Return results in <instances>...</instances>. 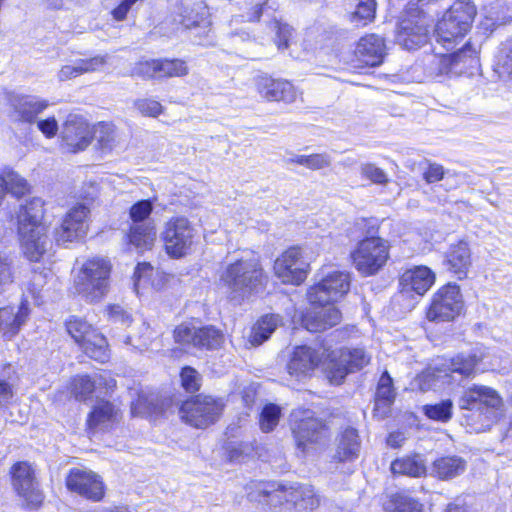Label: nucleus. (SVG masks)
I'll list each match as a JSON object with an SVG mask.
<instances>
[{"label": "nucleus", "mask_w": 512, "mask_h": 512, "mask_svg": "<svg viewBox=\"0 0 512 512\" xmlns=\"http://www.w3.org/2000/svg\"><path fill=\"white\" fill-rule=\"evenodd\" d=\"M220 281L228 298L240 303L262 291L267 277L259 260L251 257L229 263L221 273Z\"/></svg>", "instance_id": "nucleus-1"}, {"label": "nucleus", "mask_w": 512, "mask_h": 512, "mask_svg": "<svg viewBox=\"0 0 512 512\" xmlns=\"http://www.w3.org/2000/svg\"><path fill=\"white\" fill-rule=\"evenodd\" d=\"M43 206L41 198H32L21 205L17 215L21 247L30 261H39L46 251L47 236L41 222Z\"/></svg>", "instance_id": "nucleus-2"}, {"label": "nucleus", "mask_w": 512, "mask_h": 512, "mask_svg": "<svg viewBox=\"0 0 512 512\" xmlns=\"http://www.w3.org/2000/svg\"><path fill=\"white\" fill-rule=\"evenodd\" d=\"M476 15L471 0L454 1L435 26L436 41L446 48L456 44L470 31Z\"/></svg>", "instance_id": "nucleus-3"}, {"label": "nucleus", "mask_w": 512, "mask_h": 512, "mask_svg": "<svg viewBox=\"0 0 512 512\" xmlns=\"http://www.w3.org/2000/svg\"><path fill=\"white\" fill-rule=\"evenodd\" d=\"M111 264L105 258L88 259L74 280L78 295L89 303L98 302L108 292Z\"/></svg>", "instance_id": "nucleus-4"}, {"label": "nucleus", "mask_w": 512, "mask_h": 512, "mask_svg": "<svg viewBox=\"0 0 512 512\" xmlns=\"http://www.w3.org/2000/svg\"><path fill=\"white\" fill-rule=\"evenodd\" d=\"M111 264L105 258L88 259L74 280L78 295L89 303L98 302L108 292Z\"/></svg>", "instance_id": "nucleus-5"}, {"label": "nucleus", "mask_w": 512, "mask_h": 512, "mask_svg": "<svg viewBox=\"0 0 512 512\" xmlns=\"http://www.w3.org/2000/svg\"><path fill=\"white\" fill-rule=\"evenodd\" d=\"M462 410H476L484 415L486 422L483 427H490L503 414V400L499 393L488 386L473 384L466 388L458 399Z\"/></svg>", "instance_id": "nucleus-6"}, {"label": "nucleus", "mask_w": 512, "mask_h": 512, "mask_svg": "<svg viewBox=\"0 0 512 512\" xmlns=\"http://www.w3.org/2000/svg\"><path fill=\"white\" fill-rule=\"evenodd\" d=\"M197 231L184 216L171 217L164 223L160 237L165 252L173 259H180L192 251Z\"/></svg>", "instance_id": "nucleus-7"}, {"label": "nucleus", "mask_w": 512, "mask_h": 512, "mask_svg": "<svg viewBox=\"0 0 512 512\" xmlns=\"http://www.w3.org/2000/svg\"><path fill=\"white\" fill-rule=\"evenodd\" d=\"M370 360L363 348H342L327 354L323 371L331 384L339 385L349 373L362 369Z\"/></svg>", "instance_id": "nucleus-8"}, {"label": "nucleus", "mask_w": 512, "mask_h": 512, "mask_svg": "<svg viewBox=\"0 0 512 512\" xmlns=\"http://www.w3.org/2000/svg\"><path fill=\"white\" fill-rule=\"evenodd\" d=\"M356 270L363 276L376 274L389 259V245L380 237H367L351 252Z\"/></svg>", "instance_id": "nucleus-9"}, {"label": "nucleus", "mask_w": 512, "mask_h": 512, "mask_svg": "<svg viewBox=\"0 0 512 512\" xmlns=\"http://www.w3.org/2000/svg\"><path fill=\"white\" fill-rule=\"evenodd\" d=\"M224 403L211 396L197 395L182 403L179 414L183 421L195 428H206L221 416Z\"/></svg>", "instance_id": "nucleus-10"}, {"label": "nucleus", "mask_w": 512, "mask_h": 512, "mask_svg": "<svg viewBox=\"0 0 512 512\" xmlns=\"http://www.w3.org/2000/svg\"><path fill=\"white\" fill-rule=\"evenodd\" d=\"M292 432L297 449L303 454L324 446L329 438L325 422L314 417L309 411L304 412L302 418L295 420Z\"/></svg>", "instance_id": "nucleus-11"}, {"label": "nucleus", "mask_w": 512, "mask_h": 512, "mask_svg": "<svg viewBox=\"0 0 512 512\" xmlns=\"http://www.w3.org/2000/svg\"><path fill=\"white\" fill-rule=\"evenodd\" d=\"M463 307L460 287L449 283L433 294L426 314L427 319L433 322H450L461 314Z\"/></svg>", "instance_id": "nucleus-12"}, {"label": "nucleus", "mask_w": 512, "mask_h": 512, "mask_svg": "<svg viewBox=\"0 0 512 512\" xmlns=\"http://www.w3.org/2000/svg\"><path fill=\"white\" fill-rule=\"evenodd\" d=\"M478 51L466 43L461 49L447 55L434 56L429 64L430 74L439 76H459L478 64Z\"/></svg>", "instance_id": "nucleus-13"}, {"label": "nucleus", "mask_w": 512, "mask_h": 512, "mask_svg": "<svg viewBox=\"0 0 512 512\" xmlns=\"http://www.w3.org/2000/svg\"><path fill=\"white\" fill-rule=\"evenodd\" d=\"M350 281L348 272L339 270L323 272L319 282L309 288L308 300L311 304H331L349 291Z\"/></svg>", "instance_id": "nucleus-14"}, {"label": "nucleus", "mask_w": 512, "mask_h": 512, "mask_svg": "<svg viewBox=\"0 0 512 512\" xmlns=\"http://www.w3.org/2000/svg\"><path fill=\"white\" fill-rule=\"evenodd\" d=\"M429 19L417 10L402 17L396 34V41L406 50H416L428 42Z\"/></svg>", "instance_id": "nucleus-15"}, {"label": "nucleus", "mask_w": 512, "mask_h": 512, "mask_svg": "<svg viewBox=\"0 0 512 512\" xmlns=\"http://www.w3.org/2000/svg\"><path fill=\"white\" fill-rule=\"evenodd\" d=\"M328 350L315 349L307 345L296 346L287 363L288 375L296 381L311 377L320 364L327 359Z\"/></svg>", "instance_id": "nucleus-16"}, {"label": "nucleus", "mask_w": 512, "mask_h": 512, "mask_svg": "<svg viewBox=\"0 0 512 512\" xmlns=\"http://www.w3.org/2000/svg\"><path fill=\"white\" fill-rule=\"evenodd\" d=\"M174 339L180 344H189L198 349H218L223 341L224 335L213 326L196 328L183 323L174 329Z\"/></svg>", "instance_id": "nucleus-17"}, {"label": "nucleus", "mask_w": 512, "mask_h": 512, "mask_svg": "<svg viewBox=\"0 0 512 512\" xmlns=\"http://www.w3.org/2000/svg\"><path fill=\"white\" fill-rule=\"evenodd\" d=\"M309 264L304 260L299 247L287 249L274 263L275 275L284 284H301L307 277Z\"/></svg>", "instance_id": "nucleus-18"}, {"label": "nucleus", "mask_w": 512, "mask_h": 512, "mask_svg": "<svg viewBox=\"0 0 512 512\" xmlns=\"http://www.w3.org/2000/svg\"><path fill=\"white\" fill-rule=\"evenodd\" d=\"M12 485L26 505L38 507L43 501V494L35 478L34 469L28 462H17L11 468Z\"/></svg>", "instance_id": "nucleus-19"}, {"label": "nucleus", "mask_w": 512, "mask_h": 512, "mask_svg": "<svg viewBox=\"0 0 512 512\" xmlns=\"http://www.w3.org/2000/svg\"><path fill=\"white\" fill-rule=\"evenodd\" d=\"M61 147L70 153L85 150L91 143L92 131L80 115L69 114L60 132Z\"/></svg>", "instance_id": "nucleus-20"}, {"label": "nucleus", "mask_w": 512, "mask_h": 512, "mask_svg": "<svg viewBox=\"0 0 512 512\" xmlns=\"http://www.w3.org/2000/svg\"><path fill=\"white\" fill-rule=\"evenodd\" d=\"M89 213V208L84 204L72 207L54 231L56 242L64 245L84 237L88 230Z\"/></svg>", "instance_id": "nucleus-21"}, {"label": "nucleus", "mask_w": 512, "mask_h": 512, "mask_svg": "<svg viewBox=\"0 0 512 512\" xmlns=\"http://www.w3.org/2000/svg\"><path fill=\"white\" fill-rule=\"evenodd\" d=\"M270 502L278 501L291 503L298 511L310 512L320 504V498L311 486H284L279 485L278 489L268 493Z\"/></svg>", "instance_id": "nucleus-22"}, {"label": "nucleus", "mask_w": 512, "mask_h": 512, "mask_svg": "<svg viewBox=\"0 0 512 512\" xmlns=\"http://www.w3.org/2000/svg\"><path fill=\"white\" fill-rule=\"evenodd\" d=\"M69 490L92 501H100L104 497V484L97 474L82 469H72L66 478Z\"/></svg>", "instance_id": "nucleus-23"}, {"label": "nucleus", "mask_w": 512, "mask_h": 512, "mask_svg": "<svg viewBox=\"0 0 512 512\" xmlns=\"http://www.w3.org/2000/svg\"><path fill=\"white\" fill-rule=\"evenodd\" d=\"M341 320L340 311L331 304H312L302 318V324L310 332H321L336 326Z\"/></svg>", "instance_id": "nucleus-24"}, {"label": "nucleus", "mask_w": 512, "mask_h": 512, "mask_svg": "<svg viewBox=\"0 0 512 512\" xmlns=\"http://www.w3.org/2000/svg\"><path fill=\"white\" fill-rule=\"evenodd\" d=\"M255 85L261 97L268 101L292 103L297 97L294 86L286 80L273 79L264 75L256 78Z\"/></svg>", "instance_id": "nucleus-25"}, {"label": "nucleus", "mask_w": 512, "mask_h": 512, "mask_svg": "<svg viewBox=\"0 0 512 512\" xmlns=\"http://www.w3.org/2000/svg\"><path fill=\"white\" fill-rule=\"evenodd\" d=\"M29 315L30 309L27 300H23L17 307L0 308V334L2 337L7 340L15 337L27 322Z\"/></svg>", "instance_id": "nucleus-26"}, {"label": "nucleus", "mask_w": 512, "mask_h": 512, "mask_svg": "<svg viewBox=\"0 0 512 512\" xmlns=\"http://www.w3.org/2000/svg\"><path fill=\"white\" fill-rule=\"evenodd\" d=\"M174 21L184 30H201L197 35L204 34L210 26L207 7L200 0L195 1L192 5L182 3L180 12Z\"/></svg>", "instance_id": "nucleus-27"}, {"label": "nucleus", "mask_w": 512, "mask_h": 512, "mask_svg": "<svg viewBox=\"0 0 512 512\" xmlns=\"http://www.w3.org/2000/svg\"><path fill=\"white\" fill-rule=\"evenodd\" d=\"M355 54L362 63L378 66L386 56L385 39L377 34L365 35L358 41Z\"/></svg>", "instance_id": "nucleus-28"}, {"label": "nucleus", "mask_w": 512, "mask_h": 512, "mask_svg": "<svg viewBox=\"0 0 512 512\" xmlns=\"http://www.w3.org/2000/svg\"><path fill=\"white\" fill-rule=\"evenodd\" d=\"M435 281L434 273L426 266L406 270L399 279L401 293L415 292L424 295Z\"/></svg>", "instance_id": "nucleus-29"}, {"label": "nucleus", "mask_w": 512, "mask_h": 512, "mask_svg": "<svg viewBox=\"0 0 512 512\" xmlns=\"http://www.w3.org/2000/svg\"><path fill=\"white\" fill-rule=\"evenodd\" d=\"M444 265L458 279L467 277L468 271L472 265L471 250L466 241H459L450 245L445 255Z\"/></svg>", "instance_id": "nucleus-30"}, {"label": "nucleus", "mask_w": 512, "mask_h": 512, "mask_svg": "<svg viewBox=\"0 0 512 512\" xmlns=\"http://www.w3.org/2000/svg\"><path fill=\"white\" fill-rule=\"evenodd\" d=\"M281 323V317L275 314H268L262 316L250 329L246 340L244 341L245 348H252L261 345L265 342L271 334L275 331Z\"/></svg>", "instance_id": "nucleus-31"}, {"label": "nucleus", "mask_w": 512, "mask_h": 512, "mask_svg": "<svg viewBox=\"0 0 512 512\" xmlns=\"http://www.w3.org/2000/svg\"><path fill=\"white\" fill-rule=\"evenodd\" d=\"M394 400L395 392L393 389V380L387 372H384L377 385L374 415L379 418L387 417Z\"/></svg>", "instance_id": "nucleus-32"}, {"label": "nucleus", "mask_w": 512, "mask_h": 512, "mask_svg": "<svg viewBox=\"0 0 512 512\" xmlns=\"http://www.w3.org/2000/svg\"><path fill=\"white\" fill-rule=\"evenodd\" d=\"M48 101L35 96H23L14 103V115L17 120L32 123L48 107Z\"/></svg>", "instance_id": "nucleus-33"}, {"label": "nucleus", "mask_w": 512, "mask_h": 512, "mask_svg": "<svg viewBox=\"0 0 512 512\" xmlns=\"http://www.w3.org/2000/svg\"><path fill=\"white\" fill-rule=\"evenodd\" d=\"M118 410L109 401L99 400L94 405L88 417L90 429H104L116 421Z\"/></svg>", "instance_id": "nucleus-34"}, {"label": "nucleus", "mask_w": 512, "mask_h": 512, "mask_svg": "<svg viewBox=\"0 0 512 512\" xmlns=\"http://www.w3.org/2000/svg\"><path fill=\"white\" fill-rule=\"evenodd\" d=\"M393 474L406 475L410 477H421L426 474V463L422 455H405L395 459L391 463Z\"/></svg>", "instance_id": "nucleus-35"}, {"label": "nucleus", "mask_w": 512, "mask_h": 512, "mask_svg": "<svg viewBox=\"0 0 512 512\" xmlns=\"http://www.w3.org/2000/svg\"><path fill=\"white\" fill-rule=\"evenodd\" d=\"M466 469V462L459 456H446L435 460L432 464L431 474L441 480H448L462 474Z\"/></svg>", "instance_id": "nucleus-36"}, {"label": "nucleus", "mask_w": 512, "mask_h": 512, "mask_svg": "<svg viewBox=\"0 0 512 512\" xmlns=\"http://www.w3.org/2000/svg\"><path fill=\"white\" fill-rule=\"evenodd\" d=\"M156 230L154 223L131 224L128 240L139 251L149 250L154 245Z\"/></svg>", "instance_id": "nucleus-37"}, {"label": "nucleus", "mask_w": 512, "mask_h": 512, "mask_svg": "<svg viewBox=\"0 0 512 512\" xmlns=\"http://www.w3.org/2000/svg\"><path fill=\"white\" fill-rule=\"evenodd\" d=\"M360 441L356 429L346 428L339 439L335 458L339 461L352 460L358 457Z\"/></svg>", "instance_id": "nucleus-38"}, {"label": "nucleus", "mask_w": 512, "mask_h": 512, "mask_svg": "<svg viewBox=\"0 0 512 512\" xmlns=\"http://www.w3.org/2000/svg\"><path fill=\"white\" fill-rule=\"evenodd\" d=\"M105 63L106 59L102 56H96L90 59H81L73 65L63 66L58 73V79L60 81H65L83 73L96 71L99 67L105 65Z\"/></svg>", "instance_id": "nucleus-39"}, {"label": "nucleus", "mask_w": 512, "mask_h": 512, "mask_svg": "<svg viewBox=\"0 0 512 512\" xmlns=\"http://www.w3.org/2000/svg\"><path fill=\"white\" fill-rule=\"evenodd\" d=\"M80 347L87 356L96 361L103 363L109 358L107 340L96 330L92 334H88V338L80 344Z\"/></svg>", "instance_id": "nucleus-40"}, {"label": "nucleus", "mask_w": 512, "mask_h": 512, "mask_svg": "<svg viewBox=\"0 0 512 512\" xmlns=\"http://www.w3.org/2000/svg\"><path fill=\"white\" fill-rule=\"evenodd\" d=\"M28 191V184L25 179L13 171L3 172L0 175V199L6 192L16 197L24 195Z\"/></svg>", "instance_id": "nucleus-41"}, {"label": "nucleus", "mask_w": 512, "mask_h": 512, "mask_svg": "<svg viewBox=\"0 0 512 512\" xmlns=\"http://www.w3.org/2000/svg\"><path fill=\"white\" fill-rule=\"evenodd\" d=\"M376 6L375 0H359L355 10L349 16L351 23L356 26H365L372 22L376 14Z\"/></svg>", "instance_id": "nucleus-42"}, {"label": "nucleus", "mask_w": 512, "mask_h": 512, "mask_svg": "<svg viewBox=\"0 0 512 512\" xmlns=\"http://www.w3.org/2000/svg\"><path fill=\"white\" fill-rule=\"evenodd\" d=\"M478 362L479 358L475 354H459L449 360L447 369L452 373L468 377L472 375Z\"/></svg>", "instance_id": "nucleus-43"}, {"label": "nucleus", "mask_w": 512, "mask_h": 512, "mask_svg": "<svg viewBox=\"0 0 512 512\" xmlns=\"http://www.w3.org/2000/svg\"><path fill=\"white\" fill-rule=\"evenodd\" d=\"M495 71L499 77L512 82V38L500 50Z\"/></svg>", "instance_id": "nucleus-44"}, {"label": "nucleus", "mask_w": 512, "mask_h": 512, "mask_svg": "<svg viewBox=\"0 0 512 512\" xmlns=\"http://www.w3.org/2000/svg\"><path fill=\"white\" fill-rule=\"evenodd\" d=\"M66 330L68 334L74 339L77 344H82L86 338H88V334H92L95 329L86 321L77 318L75 316L71 317L66 322Z\"/></svg>", "instance_id": "nucleus-45"}, {"label": "nucleus", "mask_w": 512, "mask_h": 512, "mask_svg": "<svg viewBox=\"0 0 512 512\" xmlns=\"http://www.w3.org/2000/svg\"><path fill=\"white\" fill-rule=\"evenodd\" d=\"M159 78L181 77L188 74V67L180 59H159Z\"/></svg>", "instance_id": "nucleus-46"}, {"label": "nucleus", "mask_w": 512, "mask_h": 512, "mask_svg": "<svg viewBox=\"0 0 512 512\" xmlns=\"http://www.w3.org/2000/svg\"><path fill=\"white\" fill-rule=\"evenodd\" d=\"M452 407V401L447 399L437 404L425 405L423 411L424 414L432 420L446 422L452 417Z\"/></svg>", "instance_id": "nucleus-47"}, {"label": "nucleus", "mask_w": 512, "mask_h": 512, "mask_svg": "<svg viewBox=\"0 0 512 512\" xmlns=\"http://www.w3.org/2000/svg\"><path fill=\"white\" fill-rule=\"evenodd\" d=\"M153 211V204L150 200H140L131 206L129 216L132 224L154 223L149 218Z\"/></svg>", "instance_id": "nucleus-48"}, {"label": "nucleus", "mask_w": 512, "mask_h": 512, "mask_svg": "<svg viewBox=\"0 0 512 512\" xmlns=\"http://www.w3.org/2000/svg\"><path fill=\"white\" fill-rule=\"evenodd\" d=\"M280 415L281 410L279 406L275 404L266 405L260 414V429L266 433L272 431L278 425Z\"/></svg>", "instance_id": "nucleus-49"}, {"label": "nucleus", "mask_w": 512, "mask_h": 512, "mask_svg": "<svg viewBox=\"0 0 512 512\" xmlns=\"http://www.w3.org/2000/svg\"><path fill=\"white\" fill-rule=\"evenodd\" d=\"M272 29L275 31V43L279 50L287 49L290 46V41L293 36V28L287 23H282L279 20H274Z\"/></svg>", "instance_id": "nucleus-50"}, {"label": "nucleus", "mask_w": 512, "mask_h": 512, "mask_svg": "<svg viewBox=\"0 0 512 512\" xmlns=\"http://www.w3.org/2000/svg\"><path fill=\"white\" fill-rule=\"evenodd\" d=\"M391 512H422V504L416 499L404 494H397L393 498Z\"/></svg>", "instance_id": "nucleus-51"}, {"label": "nucleus", "mask_w": 512, "mask_h": 512, "mask_svg": "<svg viewBox=\"0 0 512 512\" xmlns=\"http://www.w3.org/2000/svg\"><path fill=\"white\" fill-rule=\"evenodd\" d=\"M361 175L375 184L384 185L388 183V176L381 168L373 163H363L360 166Z\"/></svg>", "instance_id": "nucleus-52"}, {"label": "nucleus", "mask_w": 512, "mask_h": 512, "mask_svg": "<svg viewBox=\"0 0 512 512\" xmlns=\"http://www.w3.org/2000/svg\"><path fill=\"white\" fill-rule=\"evenodd\" d=\"M12 265L13 263L9 256L4 252H0V293L13 282Z\"/></svg>", "instance_id": "nucleus-53"}, {"label": "nucleus", "mask_w": 512, "mask_h": 512, "mask_svg": "<svg viewBox=\"0 0 512 512\" xmlns=\"http://www.w3.org/2000/svg\"><path fill=\"white\" fill-rule=\"evenodd\" d=\"M95 136L102 149L111 150L115 142V133L110 124H99L95 131Z\"/></svg>", "instance_id": "nucleus-54"}, {"label": "nucleus", "mask_w": 512, "mask_h": 512, "mask_svg": "<svg viewBox=\"0 0 512 512\" xmlns=\"http://www.w3.org/2000/svg\"><path fill=\"white\" fill-rule=\"evenodd\" d=\"M95 388L94 381L88 375L77 376L73 380V391L77 398L85 399Z\"/></svg>", "instance_id": "nucleus-55"}, {"label": "nucleus", "mask_w": 512, "mask_h": 512, "mask_svg": "<svg viewBox=\"0 0 512 512\" xmlns=\"http://www.w3.org/2000/svg\"><path fill=\"white\" fill-rule=\"evenodd\" d=\"M159 59L147 60L137 63L133 70V74L143 78H159Z\"/></svg>", "instance_id": "nucleus-56"}, {"label": "nucleus", "mask_w": 512, "mask_h": 512, "mask_svg": "<svg viewBox=\"0 0 512 512\" xmlns=\"http://www.w3.org/2000/svg\"><path fill=\"white\" fill-rule=\"evenodd\" d=\"M180 376L185 390L195 392L200 388V376L195 369L191 367H184Z\"/></svg>", "instance_id": "nucleus-57"}, {"label": "nucleus", "mask_w": 512, "mask_h": 512, "mask_svg": "<svg viewBox=\"0 0 512 512\" xmlns=\"http://www.w3.org/2000/svg\"><path fill=\"white\" fill-rule=\"evenodd\" d=\"M135 107L141 114L151 117H157L163 111V106L152 99H139L135 102Z\"/></svg>", "instance_id": "nucleus-58"}, {"label": "nucleus", "mask_w": 512, "mask_h": 512, "mask_svg": "<svg viewBox=\"0 0 512 512\" xmlns=\"http://www.w3.org/2000/svg\"><path fill=\"white\" fill-rule=\"evenodd\" d=\"M332 159L327 153H318L308 155L307 168L311 170H319L327 168L331 165Z\"/></svg>", "instance_id": "nucleus-59"}, {"label": "nucleus", "mask_w": 512, "mask_h": 512, "mask_svg": "<svg viewBox=\"0 0 512 512\" xmlns=\"http://www.w3.org/2000/svg\"><path fill=\"white\" fill-rule=\"evenodd\" d=\"M108 316L114 323H120L124 326H128L132 319L131 315L125 311L120 305H112L108 308Z\"/></svg>", "instance_id": "nucleus-60"}, {"label": "nucleus", "mask_w": 512, "mask_h": 512, "mask_svg": "<svg viewBox=\"0 0 512 512\" xmlns=\"http://www.w3.org/2000/svg\"><path fill=\"white\" fill-rule=\"evenodd\" d=\"M45 275L42 273H33L30 282L28 283V291L32 294V297L35 299L37 304H39V300L42 298L41 296V288L46 283Z\"/></svg>", "instance_id": "nucleus-61"}, {"label": "nucleus", "mask_w": 512, "mask_h": 512, "mask_svg": "<svg viewBox=\"0 0 512 512\" xmlns=\"http://www.w3.org/2000/svg\"><path fill=\"white\" fill-rule=\"evenodd\" d=\"M446 172L444 167L437 163H429L427 169L423 173V178L429 184L444 179Z\"/></svg>", "instance_id": "nucleus-62"}, {"label": "nucleus", "mask_w": 512, "mask_h": 512, "mask_svg": "<svg viewBox=\"0 0 512 512\" xmlns=\"http://www.w3.org/2000/svg\"><path fill=\"white\" fill-rule=\"evenodd\" d=\"M138 0H122L117 7L111 11V15L116 21H123L126 19L128 12Z\"/></svg>", "instance_id": "nucleus-63"}, {"label": "nucleus", "mask_w": 512, "mask_h": 512, "mask_svg": "<svg viewBox=\"0 0 512 512\" xmlns=\"http://www.w3.org/2000/svg\"><path fill=\"white\" fill-rule=\"evenodd\" d=\"M39 130L48 138H52L57 134L58 123L54 117L40 120L37 123Z\"/></svg>", "instance_id": "nucleus-64"}]
</instances>
